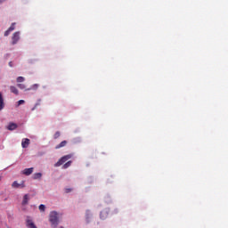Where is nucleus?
<instances>
[{
    "mask_svg": "<svg viewBox=\"0 0 228 228\" xmlns=\"http://www.w3.org/2000/svg\"><path fill=\"white\" fill-rule=\"evenodd\" d=\"M49 221L52 224V227L56 228L58 227V212L52 211L50 212Z\"/></svg>",
    "mask_w": 228,
    "mask_h": 228,
    "instance_id": "nucleus-1",
    "label": "nucleus"
},
{
    "mask_svg": "<svg viewBox=\"0 0 228 228\" xmlns=\"http://www.w3.org/2000/svg\"><path fill=\"white\" fill-rule=\"evenodd\" d=\"M72 156H73L72 154H68V155L63 156L54 164V167H61V165H63V163H67V161H69V159H72Z\"/></svg>",
    "mask_w": 228,
    "mask_h": 228,
    "instance_id": "nucleus-2",
    "label": "nucleus"
},
{
    "mask_svg": "<svg viewBox=\"0 0 228 228\" xmlns=\"http://www.w3.org/2000/svg\"><path fill=\"white\" fill-rule=\"evenodd\" d=\"M20 40V32H14L12 37V45H15Z\"/></svg>",
    "mask_w": 228,
    "mask_h": 228,
    "instance_id": "nucleus-3",
    "label": "nucleus"
},
{
    "mask_svg": "<svg viewBox=\"0 0 228 228\" xmlns=\"http://www.w3.org/2000/svg\"><path fill=\"white\" fill-rule=\"evenodd\" d=\"M26 226L28 228H37V224H35V222H33V219H31V217H29V216H27Z\"/></svg>",
    "mask_w": 228,
    "mask_h": 228,
    "instance_id": "nucleus-4",
    "label": "nucleus"
},
{
    "mask_svg": "<svg viewBox=\"0 0 228 228\" xmlns=\"http://www.w3.org/2000/svg\"><path fill=\"white\" fill-rule=\"evenodd\" d=\"M12 188H26V184H24V181H22L20 183H19L17 181H14L12 184Z\"/></svg>",
    "mask_w": 228,
    "mask_h": 228,
    "instance_id": "nucleus-5",
    "label": "nucleus"
},
{
    "mask_svg": "<svg viewBox=\"0 0 228 228\" xmlns=\"http://www.w3.org/2000/svg\"><path fill=\"white\" fill-rule=\"evenodd\" d=\"M21 147L23 149H28V147H29V139H28V138L22 139Z\"/></svg>",
    "mask_w": 228,
    "mask_h": 228,
    "instance_id": "nucleus-6",
    "label": "nucleus"
},
{
    "mask_svg": "<svg viewBox=\"0 0 228 228\" xmlns=\"http://www.w3.org/2000/svg\"><path fill=\"white\" fill-rule=\"evenodd\" d=\"M28 202H29V194H25L23 196V200H22V206H28Z\"/></svg>",
    "mask_w": 228,
    "mask_h": 228,
    "instance_id": "nucleus-7",
    "label": "nucleus"
},
{
    "mask_svg": "<svg viewBox=\"0 0 228 228\" xmlns=\"http://www.w3.org/2000/svg\"><path fill=\"white\" fill-rule=\"evenodd\" d=\"M22 174H23L24 175H31V174H33V167L25 168V169L22 171Z\"/></svg>",
    "mask_w": 228,
    "mask_h": 228,
    "instance_id": "nucleus-8",
    "label": "nucleus"
},
{
    "mask_svg": "<svg viewBox=\"0 0 228 228\" xmlns=\"http://www.w3.org/2000/svg\"><path fill=\"white\" fill-rule=\"evenodd\" d=\"M16 128H17V124L15 123H9V125L7 126L8 131H15Z\"/></svg>",
    "mask_w": 228,
    "mask_h": 228,
    "instance_id": "nucleus-9",
    "label": "nucleus"
},
{
    "mask_svg": "<svg viewBox=\"0 0 228 228\" xmlns=\"http://www.w3.org/2000/svg\"><path fill=\"white\" fill-rule=\"evenodd\" d=\"M67 143L68 142L67 141H62L60 144H57L55 146V149L58 150V149H61L63 147H66L67 146Z\"/></svg>",
    "mask_w": 228,
    "mask_h": 228,
    "instance_id": "nucleus-10",
    "label": "nucleus"
},
{
    "mask_svg": "<svg viewBox=\"0 0 228 228\" xmlns=\"http://www.w3.org/2000/svg\"><path fill=\"white\" fill-rule=\"evenodd\" d=\"M10 91L12 92V94H14L15 95H19V89H17V87L13 86H10Z\"/></svg>",
    "mask_w": 228,
    "mask_h": 228,
    "instance_id": "nucleus-11",
    "label": "nucleus"
},
{
    "mask_svg": "<svg viewBox=\"0 0 228 228\" xmlns=\"http://www.w3.org/2000/svg\"><path fill=\"white\" fill-rule=\"evenodd\" d=\"M4 109V100L3 94L0 93V111Z\"/></svg>",
    "mask_w": 228,
    "mask_h": 228,
    "instance_id": "nucleus-12",
    "label": "nucleus"
},
{
    "mask_svg": "<svg viewBox=\"0 0 228 228\" xmlns=\"http://www.w3.org/2000/svg\"><path fill=\"white\" fill-rule=\"evenodd\" d=\"M70 165H72V161L69 160L68 162H66L63 166L62 168L67 169L69 168V167H70Z\"/></svg>",
    "mask_w": 228,
    "mask_h": 228,
    "instance_id": "nucleus-13",
    "label": "nucleus"
},
{
    "mask_svg": "<svg viewBox=\"0 0 228 228\" xmlns=\"http://www.w3.org/2000/svg\"><path fill=\"white\" fill-rule=\"evenodd\" d=\"M33 179H42V173H35Z\"/></svg>",
    "mask_w": 228,
    "mask_h": 228,
    "instance_id": "nucleus-14",
    "label": "nucleus"
},
{
    "mask_svg": "<svg viewBox=\"0 0 228 228\" xmlns=\"http://www.w3.org/2000/svg\"><path fill=\"white\" fill-rule=\"evenodd\" d=\"M16 81L17 83H24V81H26V78H24V77H18Z\"/></svg>",
    "mask_w": 228,
    "mask_h": 228,
    "instance_id": "nucleus-15",
    "label": "nucleus"
},
{
    "mask_svg": "<svg viewBox=\"0 0 228 228\" xmlns=\"http://www.w3.org/2000/svg\"><path fill=\"white\" fill-rule=\"evenodd\" d=\"M27 90H38V84L33 85L30 88H28Z\"/></svg>",
    "mask_w": 228,
    "mask_h": 228,
    "instance_id": "nucleus-16",
    "label": "nucleus"
},
{
    "mask_svg": "<svg viewBox=\"0 0 228 228\" xmlns=\"http://www.w3.org/2000/svg\"><path fill=\"white\" fill-rule=\"evenodd\" d=\"M17 86H18V88H20V90H25V88H26V85H24V84H18Z\"/></svg>",
    "mask_w": 228,
    "mask_h": 228,
    "instance_id": "nucleus-17",
    "label": "nucleus"
},
{
    "mask_svg": "<svg viewBox=\"0 0 228 228\" xmlns=\"http://www.w3.org/2000/svg\"><path fill=\"white\" fill-rule=\"evenodd\" d=\"M39 211H45V205L41 204V205L39 206Z\"/></svg>",
    "mask_w": 228,
    "mask_h": 228,
    "instance_id": "nucleus-18",
    "label": "nucleus"
},
{
    "mask_svg": "<svg viewBox=\"0 0 228 228\" xmlns=\"http://www.w3.org/2000/svg\"><path fill=\"white\" fill-rule=\"evenodd\" d=\"M8 29L9 31H13L15 29V23H12Z\"/></svg>",
    "mask_w": 228,
    "mask_h": 228,
    "instance_id": "nucleus-19",
    "label": "nucleus"
},
{
    "mask_svg": "<svg viewBox=\"0 0 228 228\" xmlns=\"http://www.w3.org/2000/svg\"><path fill=\"white\" fill-rule=\"evenodd\" d=\"M60 135H61L60 132H56V133L54 134V135H53L54 140L60 138Z\"/></svg>",
    "mask_w": 228,
    "mask_h": 228,
    "instance_id": "nucleus-20",
    "label": "nucleus"
},
{
    "mask_svg": "<svg viewBox=\"0 0 228 228\" xmlns=\"http://www.w3.org/2000/svg\"><path fill=\"white\" fill-rule=\"evenodd\" d=\"M24 102H26L24 100H20L18 101L17 106H20L21 104H24Z\"/></svg>",
    "mask_w": 228,
    "mask_h": 228,
    "instance_id": "nucleus-21",
    "label": "nucleus"
},
{
    "mask_svg": "<svg viewBox=\"0 0 228 228\" xmlns=\"http://www.w3.org/2000/svg\"><path fill=\"white\" fill-rule=\"evenodd\" d=\"M10 33H12V31L8 28V29L4 32V37H8V35H10Z\"/></svg>",
    "mask_w": 228,
    "mask_h": 228,
    "instance_id": "nucleus-22",
    "label": "nucleus"
},
{
    "mask_svg": "<svg viewBox=\"0 0 228 228\" xmlns=\"http://www.w3.org/2000/svg\"><path fill=\"white\" fill-rule=\"evenodd\" d=\"M35 106H36L37 108H38V106H40V100H38V102L35 104Z\"/></svg>",
    "mask_w": 228,
    "mask_h": 228,
    "instance_id": "nucleus-23",
    "label": "nucleus"
},
{
    "mask_svg": "<svg viewBox=\"0 0 228 228\" xmlns=\"http://www.w3.org/2000/svg\"><path fill=\"white\" fill-rule=\"evenodd\" d=\"M37 108V107L35 105V106L31 109V111H35Z\"/></svg>",
    "mask_w": 228,
    "mask_h": 228,
    "instance_id": "nucleus-24",
    "label": "nucleus"
},
{
    "mask_svg": "<svg viewBox=\"0 0 228 228\" xmlns=\"http://www.w3.org/2000/svg\"><path fill=\"white\" fill-rule=\"evenodd\" d=\"M7 0H0V4H3V3L6 2Z\"/></svg>",
    "mask_w": 228,
    "mask_h": 228,
    "instance_id": "nucleus-25",
    "label": "nucleus"
},
{
    "mask_svg": "<svg viewBox=\"0 0 228 228\" xmlns=\"http://www.w3.org/2000/svg\"><path fill=\"white\" fill-rule=\"evenodd\" d=\"M70 191H71L70 189H67V190H66V193H69V192H70Z\"/></svg>",
    "mask_w": 228,
    "mask_h": 228,
    "instance_id": "nucleus-26",
    "label": "nucleus"
},
{
    "mask_svg": "<svg viewBox=\"0 0 228 228\" xmlns=\"http://www.w3.org/2000/svg\"><path fill=\"white\" fill-rule=\"evenodd\" d=\"M9 66L13 67V64L12 61L9 62Z\"/></svg>",
    "mask_w": 228,
    "mask_h": 228,
    "instance_id": "nucleus-27",
    "label": "nucleus"
},
{
    "mask_svg": "<svg viewBox=\"0 0 228 228\" xmlns=\"http://www.w3.org/2000/svg\"><path fill=\"white\" fill-rule=\"evenodd\" d=\"M74 140H75V142H81V139H78V141H76V139H74Z\"/></svg>",
    "mask_w": 228,
    "mask_h": 228,
    "instance_id": "nucleus-28",
    "label": "nucleus"
},
{
    "mask_svg": "<svg viewBox=\"0 0 228 228\" xmlns=\"http://www.w3.org/2000/svg\"><path fill=\"white\" fill-rule=\"evenodd\" d=\"M0 181H1V177H0Z\"/></svg>",
    "mask_w": 228,
    "mask_h": 228,
    "instance_id": "nucleus-29",
    "label": "nucleus"
}]
</instances>
